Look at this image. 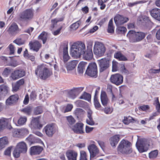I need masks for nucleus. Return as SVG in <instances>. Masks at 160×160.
Masks as SVG:
<instances>
[{
  "instance_id": "obj_38",
  "label": "nucleus",
  "mask_w": 160,
  "mask_h": 160,
  "mask_svg": "<svg viewBox=\"0 0 160 160\" xmlns=\"http://www.w3.org/2000/svg\"><path fill=\"white\" fill-rule=\"evenodd\" d=\"M108 33H113L114 32V27L113 25L112 19H111L109 21L108 24Z\"/></svg>"
},
{
  "instance_id": "obj_50",
  "label": "nucleus",
  "mask_w": 160,
  "mask_h": 160,
  "mask_svg": "<svg viewBox=\"0 0 160 160\" xmlns=\"http://www.w3.org/2000/svg\"><path fill=\"white\" fill-rule=\"evenodd\" d=\"M22 111L25 114L29 115L31 112L32 108L30 106H28L22 109Z\"/></svg>"
},
{
  "instance_id": "obj_46",
  "label": "nucleus",
  "mask_w": 160,
  "mask_h": 160,
  "mask_svg": "<svg viewBox=\"0 0 160 160\" xmlns=\"http://www.w3.org/2000/svg\"><path fill=\"white\" fill-rule=\"evenodd\" d=\"M133 120L132 118L131 117H125L124 119L123 120V122L125 124L128 125L129 123L132 122Z\"/></svg>"
},
{
  "instance_id": "obj_54",
  "label": "nucleus",
  "mask_w": 160,
  "mask_h": 160,
  "mask_svg": "<svg viewBox=\"0 0 160 160\" xmlns=\"http://www.w3.org/2000/svg\"><path fill=\"white\" fill-rule=\"evenodd\" d=\"M8 48L9 49L10 54L11 55L14 54L16 50L15 48L12 44H10L9 45Z\"/></svg>"
},
{
  "instance_id": "obj_16",
  "label": "nucleus",
  "mask_w": 160,
  "mask_h": 160,
  "mask_svg": "<svg viewBox=\"0 0 160 160\" xmlns=\"http://www.w3.org/2000/svg\"><path fill=\"white\" fill-rule=\"evenodd\" d=\"M83 88L81 87L74 88L69 92V94L72 99L75 98L83 90Z\"/></svg>"
},
{
  "instance_id": "obj_20",
  "label": "nucleus",
  "mask_w": 160,
  "mask_h": 160,
  "mask_svg": "<svg viewBox=\"0 0 160 160\" xmlns=\"http://www.w3.org/2000/svg\"><path fill=\"white\" fill-rule=\"evenodd\" d=\"M66 156L68 160H77L78 153L73 150H68L66 153Z\"/></svg>"
},
{
  "instance_id": "obj_39",
  "label": "nucleus",
  "mask_w": 160,
  "mask_h": 160,
  "mask_svg": "<svg viewBox=\"0 0 160 160\" xmlns=\"http://www.w3.org/2000/svg\"><path fill=\"white\" fill-rule=\"evenodd\" d=\"M63 20V18H55L53 19H52L51 21V27L52 29H53L57 25L58 22H61Z\"/></svg>"
},
{
  "instance_id": "obj_57",
  "label": "nucleus",
  "mask_w": 160,
  "mask_h": 160,
  "mask_svg": "<svg viewBox=\"0 0 160 160\" xmlns=\"http://www.w3.org/2000/svg\"><path fill=\"white\" fill-rule=\"evenodd\" d=\"M118 63L116 62L113 61L112 62V71H116L118 70Z\"/></svg>"
},
{
  "instance_id": "obj_14",
  "label": "nucleus",
  "mask_w": 160,
  "mask_h": 160,
  "mask_svg": "<svg viewBox=\"0 0 160 160\" xmlns=\"http://www.w3.org/2000/svg\"><path fill=\"white\" fill-rule=\"evenodd\" d=\"M100 68V72H102L109 67V62L105 58H102L98 61Z\"/></svg>"
},
{
  "instance_id": "obj_30",
  "label": "nucleus",
  "mask_w": 160,
  "mask_h": 160,
  "mask_svg": "<svg viewBox=\"0 0 160 160\" xmlns=\"http://www.w3.org/2000/svg\"><path fill=\"white\" fill-rule=\"evenodd\" d=\"M73 105L70 103H68L66 106L62 105L60 107V109L62 112L65 113L66 112H70L73 108Z\"/></svg>"
},
{
  "instance_id": "obj_37",
  "label": "nucleus",
  "mask_w": 160,
  "mask_h": 160,
  "mask_svg": "<svg viewBox=\"0 0 160 160\" xmlns=\"http://www.w3.org/2000/svg\"><path fill=\"white\" fill-rule=\"evenodd\" d=\"M47 38V33L45 32H42L38 37V38L42 40L44 44L46 42Z\"/></svg>"
},
{
  "instance_id": "obj_21",
  "label": "nucleus",
  "mask_w": 160,
  "mask_h": 160,
  "mask_svg": "<svg viewBox=\"0 0 160 160\" xmlns=\"http://www.w3.org/2000/svg\"><path fill=\"white\" fill-rule=\"evenodd\" d=\"M29 45L31 49L36 52H38L41 47V44L37 40L30 42Z\"/></svg>"
},
{
  "instance_id": "obj_23",
  "label": "nucleus",
  "mask_w": 160,
  "mask_h": 160,
  "mask_svg": "<svg viewBox=\"0 0 160 160\" xmlns=\"http://www.w3.org/2000/svg\"><path fill=\"white\" fill-rule=\"evenodd\" d=\"M18 99V96L17 94L11 95L6 101V104L7 105H10L16 102Z\"/></svg>"
},
{
  "instance_id": "obj_60",
  "label": "nucleus",
  "mask_w": 160,
  "mask_h": 160,
  "mask_svg": "<svg viewBox=\"0 0 160 160\" xmlns=\"http://www.w3.org/2000/svg\"><path fill=\"white\" fill-rule=\"evenodd\" d=\"M118 30L120 32L122 33H124L127 31L126 28L124 27L118 26Z\"/></svg>"
},
{
  "instance_id": "obj_31",
  "label": "nucleus",
  "mask_w": 160,
  "mask_h": 160,
  "mask_svg": "<svg viewBox=\"0 0 160 160\" xmlns=\"http://www.w3.org/2000/svg\"><path fill=\"white\" fill-rule=\"evenodd\" d=\"M87 63L85 62H81L78 65V72L80 74H82L83 73L84 70H85V67L87 65Z\"/></svg>"
},
{
  "instance_id": "obj_59",
  "label": "nucleus",
  "mask_w": 160,
  "mask_h": 160,
  "mask_svg": "<svg viewBox=\"0 0 160 160\" xmlns=\"http://www.w3.org/2000/svg\"><path fill=\"white\" fill-rule=\"evenodd\" d=\"M149 108V106L148 105H143L141 106L139 108V109L140 111H146Z\"/></svg>"
},
{
  "instance_id": "obj_19",
  "label": "nucleus",
  "mask_w": 160,
  "mask_h": 160,
  "mask_svg": "<svg viewBox=\"0 0 160 160\" xmlns=\"http://www.w3.org/2000/svg\"><path fill=\"white\" fill-rule=\"evenodd\" d=\"M83 124L81 123H77L73 127L72 129L76 133L82 134L84 133Z\"/></svg>"
},
{
  "instance_id": "obj_45",
  "label": "nucleus",
  "mask_w": 160,
  "mask_h": 160,
  "mask_svg": "<svg viewBox=\"0 0 160 160\" xmlns=\"http://www.w3.org/2000/svg\"><path fill=\"white\" fill-rule=\"evenodd\" d=\"M158 154L157 150H155L151 152L149 154V158L151 159H153L156 158Z\"/></svg>"
},
{
  "instance_id": "obj_55",
  "label": "nucleus",
  "mask_w": 160,
  "mask_h": 160,
  "mask_svg": "<svg viewBox=\"0 0 160 160\" xmlns=\"http://www.w3.org/2000/svg\"><path fill=\"white\" fill-rule=\"evenodd\" d=\"M67 119L68 122V124L71 125L75 122V120L72 116H68L67 117Z\"/></svg>"
},
{
  "instance_id": "obj_52",
  "label": "nucleus",
  "mask_w": 160,
  "mask_h": 160,
  "mask_svg": "<svg viewBox=\"0 0 160 160\" xmlns=\"http://www.w3.org/2000/svg\"><path fill=\"white\" fill-rule=\"evenodd\" d=\"M154 104L156 106V109L159 112H160V104L159 102L158 98H155Z\"/></svg>"
},
{
  "instance_id": "obj_32",
  "label": "nucleus",
  "mask_w": 160,
  "mask_h": 160,
  "mask_svg": "<svg viewBox=\"0 0 160 160\" xmlns=\"http://www.w3.org/2000/svg\"><path fill=\"white\" fill-rule=\"evenodd\" d=\"M8 123V119L2 118L0 119V131L6 128Z\"/></svg>"
},
{
  "instance_id": "obj_12",
  "label": "nucleus",
  "mask_w": 160,
  "mask_h": 160,
  "mask_svg": "<svg viewBox=\"0 0 160 160\" xmlns=\"http://www.w3.org/2000/svg\"><path fill=\"white\" fill-rule=\"evenodd\" d=\"M25 71L22 69H16L11 74V77L13 80H16L24 76Z\"/></svg>"
},
{
  "instance_id": "obj_62",
  "label": "nucleus",
  "mask_w": 160,
  "mask_h": 160,
  "mask_svg": "<svg viewBox=\"0 0 160 160\" xmlns=\"http://www.w3.org/2000/svg\"><path fill=\"white\" fill-rule=\"evenodd\" d=\"M36 96L37 95L35 92L33 91L31 92L30 95V99L32 100H34L36 98Z\"/></svg>"
},
{
  "instance_id": "obj_6",
  "label": "nucleus",
  "mask_w": 160,
  "mask_h": 160,
  "mask_svg": "<svg viewBox=\"0 0 160 160\" xmlns=\"http://www.w3.org/2000/svg\"><path fill=\"white\" fill-rule=\"evenodd\" d=\"M149 146L148 142L145 138L138 139L136 143V146L140 153L148 151Z\"/></svg>"
},
{
  "instance_id": "obj_40",
  "label": "nucleus",
  "mask_w": 160,
  "mask_h": 160,
  "mask_svg": "<svg viewBox=\"0 0 160 160\" xmlns=\"http://www.w3.org/2000/svg\"><path fill=\"white\" fill-rule=\"evenodd\" d=\"M91 98V96L90 94L86 92H84L80 98L81 99H84L88 101L90 100Z\"/></svg>"
},
{
  "instance_id": "obj_11",
  "label": "nucleus",
  "mask_w": 160,
  "mask_h": 160,
  "mask_svg": "<svg viewBox=\"0 0 160 160\" xmlns=\"http://www.w3.org/2000/svg\"><path fill=\"white\" fill-rule=\"evenodd\" d=\"M55 125L53 124L47 125L43 129L47 136L52 137L56 131Z\"/></svg>"
},
{
  "instance_id": "obj_58",
  "label": "nucleus",
  "mask_w": 160,
  "mask_h": 160,
  "mask_svg": "<svg viewBox=\"0 0 160 160\" xmlns=\"http://www.w3.org/2000/svg\"><path fill=\"white\" fill-rule=\"evenodd\" d=\"M113 111L112 108H110V107L105 108L104 109V112L106 114H110L112 113Z\"/></svg>"
},
{
  "instance_id": "obj_33",
  "label": "nucleus",
  "mask_w": 160,
  "mask_h": 160,
  "mask_svg": "<svg viewBox=\"0 0 160 160\" xmlns=\"http://www.w3.org/2000/svg\"><path fill=\"white\" fill-rule=\"evenodd\" d=\"M8 90V88L6 86H0V98L5 96Z\"/></svg>"
},
{
  "instance_id": "obj_49",
  "label": "nucleus",
  "mask_w": 160,
  "mask_h": 160,
  "mask_svg": "<svg viewBox=\"0 0 160 160\" xmlns=\"http://www.w3.org/2000/svg\"><path fill=\"white\" fill-rule=\"evenodd\" d=\"M24 42L25 41L20 38H18L13 41V42L18 45H21L24 44Z\"/></svg>"
},
{
  "instance_id": "obj_3",
  "label": "nucleus",
  "mask_w": 160,
  "mask_h": 160,
  "mask_svg": "<svg viewBox=\"0 0 160 160\" xmlns=\"http://www.w3.org/2000/svg\"><path fill=\"white\" fill-rule=\"evenodd\" d=\"M34 10L32 8L26 9L21 12L18 16V19L20 21L29 22L33 18Z\"/></svg>"
},
{
  "instance_id": "obj_63",
  "label": "nucleus",
  "mask_w": 160,
  "mask_h": 160,
  "mask_svg": "<svg viewBox=\"0 0 160 160\" xmlns=\"http://www.w3.org/2000/svg\"><path fill=\"white\" fill-rule=\"evenodd\" d=\"M121 70L122 73L128 74V71L125 68L124 65H122L121 68Z\"/></svg>"
},
{
  "instance_id": "obj_4",
  "label": "nucleus",
  "mask_w": 160,
  "mask_h": 160,
  "mask_svg": "<svg viewBox=\"0 0 160 160\" xmlns=\"http://www.w3.org/2000/svg\"><path fill=\"white\" fill-rule=\"evenodd\" d=\"M131 143L128 141L122 140L119 143L118 147V153L123 154H128L132 152L131 147Z\"/></svg>"
},
{
  "instance_id": "obj_42",
  "label": "nucleus",
  "mask_w": 160,
  "mask_h": 160,
  "mask_svg": "<svg viewBox=\"0 0 160 160\" xmlns=\"http://www.w3.org/2000/svg\"><path fill=\"white\" fill-rule=\"evenodd\" d=\"M81 23V21L79 20L71 25L70 27L73 30H76L79 27Z\"/></svg>"
},
{
  "instance_id": "obj_51",
  "label": "nucleus",
  "mask_w": 160,
  "mask_h": 160,
  "mask_svg": "<svg viewBox=\"0 0 160 160\" xmlns=\"http://www.w3.org/2000/svg\"><path fill=\"white\" fill-rule=\"evenodd\" d=\"M42 112V108L41 107H37L34 110V114L36 115L41 114Z\"/></svg>"
},
{
  "instance_id": "obj_64",
  "label": "nucleus",
  "mask_w": 160,
  "mask_h": 160,
  "mask_svg": "<svg viewBox=\"0 0 160 160\" xmlns=\"http://www.w3.org/2000/svg\"><path fill=\"white\" fill-rule=\"evenodd\" d=\"M34 30V28L32 27H29L28 28L26 29L24 31V32L27 33L30 35H31V32H32Z\"/></svg>"
},
{
  "instance_id": "obj_9",
  "label": "nucleus",
  "mask_w": 160,
  "mask_h": 160,
  "mask_svg": "<svg viewBox=\"0 0 160 160\" xmlns=\"http://www.w3.org/2000/svg\"><path fill=\"white\" fill-rule=\"evenodd\" d=\"M110 80L112 83L117 85H119L122 83L123 77L119 74H112L111 76Z\"/></svg>"
},
{
  "instance_id": "obj_7",
  "label": "nucleus",
  "mask_w": 160,
  "mask_h": 160,
  "mask_svg": "<svg viewBox=\"0 0 160 160\" xmlns=\"http://www.w3.org/2000/svg\"><path fill=\"white\" fill-rule=\"evenodd\" d=\"M105 51V48L104 45L99 42H95L93 48V52L94 54L98 57L102 56Z\"/></svg>"
},
{
  "instance_id": "obj_41",
  "label": "nucleus",
  "mask_w": 160,
  "mask_h": 160,
  "mask_svg": "<svg viewBox=\"0 0 160 160\" xmlns=\"http://www.w3.org/2000/svg\"><path fill=\"white\" fill-rule=\"evenodd\" d=\"M94 103L95 108L97 110H99L101 107V105L99 102L97 97L95 96H94Z\"/></svg>"
},
{
  "instance_id": "obj_34",
  "label": "nucleus",
  "mask_w": 160,
  "mask_h": 160,
  "mask_svg": "<svg viewBox=\"0 0 160 160\" xmlns=\"http://www.w3.org/2000/svg\"><path fill=\"white\" fill-rule=\"evenodd\" d=\"M114 57L120 61H126L127 60L126 57L120 52H116L114 54Z\"/></svg>"
},
{
  "instance_id": "obj_26",
  "label": "nucleus",
  "mask_w": 160,
  "mask_h": 160,
  "mask_svg": "<svg viewBox=\"0 0 160 160\" xmlns=\"http://www.w3.org/2000/svg\"><path fill=\"white\" fill-rule=\"evenodd\" d=\"M150 13L153 18L160 21V9L154 8L150 11Z\"/></svg>"
},
{
  "instance_id": "obj_43",
  "label": "nucleus",
  "mask_w": 160,
  "mask_h": 160,
  "mask_svg": "<svg viewBox=\"0 0 160 160\" xmlns=\"http://www.w3.org/2000/svg\"><path fill=\"white\" fill-rule=\"evenodd\" d=\"M27 121V118L25 117H21L18 119V122L17 126H21L25 124Z\"/></svg>"
},
{
  "instance_id": "obj_18",
  "label": "nucleus",
  "mask_w": 160,
  "mask_h": 160,
  "mask_svg": "<svg viewBox=\"0 0 160 160\" xmlns=\"http://www.w3.org/2000/svg\"><path fill=\"white\" fill-rule=\"evenodd\" d=\"M68 50V46H66L63 48L62 50H60V51L59 55H62L63 60L64 62H67L70 59Z\"/></svg>"
},
{
  "instance_id": "obj_56",
  "label": "nucleus",
  "mask_w": 160,
  "mask_h": 160,
  "mask_svg": "<svg viewBox=\"0 0 160 160\" xmlns=\"http://www.w3.org/2000/svg\"><path fill=\"white\" fill-rule=\"evenodd\" d=\"M86 122L88 124L90 125H93L94 124V122L92 117H88V118L86 120Z\"/></svg>"
},
{
  "instance_id": "obj_2",
  "label": "nucleus",
  "mask_w": 160,
  "mask_h": 160,
  "mask_svg": "<svg viewBox=\"0 0 160 160\" xmlns=\"http://www.w3.org/2000/svg\"><path fill=\"white\" fill-rule=\"evenodd\" d=\"M38 73L40 78L44 80L49 77L52 74L49 66L44 63L38 66L35 73L37 75Z\"/></svg>"
},
{
  "instance_id": "obj_61",
  "label": "nucleus",
  "mask_w": 160,
  "mask_h": 160,
  "mask_svg": "<svg viewBox=\"0 0 160 160\" xmlns=\"http://www.w3.org/2000/svg\"><path fill=\"white\" fill-rule=\"evenodd\" d=\"M12 87L13 91L16 92L19 89L20 86L17 83H15L12 85Z\"/></svg>"
},
{
  "instance_id": "obj_10",
  "label": "nucleus",
  "mask_w": 160,
  "mask_h": 160,
  "mask_svg": "<svg viewBox=\"0 0 160 160\" xmlns=\"http://www.w3.org/2000/svg\"><path fill=\"white\" fill-rule=\"evenodd\" d=\"M12 135L14 137L21 138L28 133V130L25 128L14 129L12 131Z\"/></svg>"
},
{
  "instance_id": "obj_13",
  "label": "nucleus",
  "mask_w": 160,
  "mask_h": 160,
  "mask_svg": "<svg viewBox=\"0 0 160 160\" xmlns=\"http://www.w3.org/2000/svg\"><path fill=\"white\" fill-rule=\"evenodd\" d=\"M115 22L117 26L121 25L126 22L129 20L128 18L120 15L119 14L116 15L114 18Z\"/></svg>"
},
{
  "instance_id": "obj_17",
  "label": "nucleus",
  "mask_w": 160,
  "mask_h": 160,
  "mask_svg": "<svg viewBox=\"0 0 160 160\" xmlns=\"http://www.w3.org/2000/svg\"><path fill=\"white\" fill-rule=\"evenodd\" d=\"M127 37L131 43H135L138 42L137 40L136 32L134 31H129L127 34Z\"/></svg>"
},
{
  "instance_id": "obj_27",
  "label": "nucleus",
  "mask_w": 160,
  "mask_h": 160,
  "mask_svg": "<svg viewBox=\"0 0 160 160\" xmlns=\"http://www.w3.org/2000/svg\"><path fill=\"white\" fill-rule=\"evenodd\" d=\"M31 124L35 129H40L42 127V125L39 122V117L33 118L31 121Z\"/></svg>"
},
{
  "instance_id": "obj_47",
  "label": "nucleus",
  "mask_w": 160,
  "mask_h": 160,
  "mask_svg": "<svg viewBox=\"0 0 160 160\" xmlns=\"http://www.w3.org/2000/svg\"><path fill=\"white\" fill-rule=\"evenodd\" d=\"M84 111L81 108H77L74 111V113L78 117L83 114Z\"/></svg>"
},
{
  "instance_id": "obj_24",
  "label": "nucleus",
  "mask_w": 160,
  "mask_h": 160,
  "mask_svg": "<svg viewBox=\"0 0 160 160\" xmlns=\"http://www.w3.org/2000/svg\"><path fill=\"white\" fill-rule=\"evenodd\" d=\"M43 149V148L40 146H34L30 148V153L31 155L39 154Z\"/></svg>"
},
{
  "instance_id": "obj_29",
  "label": "nucleus",
  "mask_w": 160,
  "mask_h": 160,
  "mask_svg": "<svg viewBox=\"0 0 160 160\" xmlns=\"http://www.w3.org/2000/svg\"><path fill=\"white\" fill-rule=\"evenodd\" d=\"M101 100L102 105L104 106H106L108 102V99L106 92L104 91H102L101 94Z\"/></svg>"
},
{
  "instance_id": "obj_15",
  "label": "nucleus",
  "mask_w": 160,
  "mask_h": 160,
  "mask_svg": "<svg viewBox=\"0 0 160 160\" xmlns=\"http://www.w3.org/2000/svg\"><path fill=\"white\" fill-rule=\"evenodd\" d=\"M88 149L90 153V157L92 158L96 156L99 152L98 149L94 144H91L89 145L88 147Z\"/></svg>"
},
{
  "instance_id": "obj_48",
  "label": "nucleus",
  "mask_w": 160,
  "mask_h": 160,
  "mask_svg": "<svg viewBox=\"0 0 160 160\" xmlns=\"http://www.w3.org/2000/svg\"><path fill=\"white\" fill-rule=\"evenodd\" d=\"M75 103L78 107H83L86 105V102L81 100H78L75 102Z\"/></svg>"
},
{
  "instance_id": "obj_22",
  "label": "nucleus",
  "mask_w": 160,
  "mask_h": 160,
  "mask_svg": "<svg viewBox=\"0 0 160 160\" xmlns=\"http://www.w3.org/2000/svg\"><path fill=\"white\" fill-rule=\"evenodd\" d=\"M8 31L9 33L12 35L18 33L19 32L18 25L15 23H12L9 27Z\"/></svg>"
},
{
  "instance_id": "obj_28",
  "label": "nucleus",
  "mask_w": 160,
  "mask_h": 160,
  "mask_svg": "<svg viewBox=\"0 0 160 160\" xmlns=\"http://www.w3.org/2000/svg\"><path fill=\"white\" fill-rule=\"evenodd\" d=\"M78 62L77 60H73L69 62L67 64L66 68L68 73L69 71L72 70L76 67Z\"/></svg>"
},
{
  "instance_id": "obj_5",
  "label": "nucleus",
  "mask_w": 160,
  "mask_h": 160,
  "mask_svg": "<svg viewBox=\"0 0 160 160\" xmlns=\"http://www.w3.org/2000/svg\"><path fill=\"white\" fill-rule=\"evenodd\" d=\"M27 148L26 143L23 142L18 143L13 152V155L16 158L19 157L20 153L26 152Z\"/></svg>"
},
{
  "instance_id": "obj_8",
  "label": "nucleus",
  "mask_w": 160,
  "mask_h": 160,
  "mask_svg": "<svg viewBox=\"0 0 160 160\" xmlns=\"http://www.w3.org/2000/svg\"><path fill=\"white\" fill-rule=\"evenodd\" d=\"M97 68L96 63L93 62L90 63L86 72V73L91 77L96 78L97 75Z\"/></svg>"
},
{
  "instance_id": "obj_44",
  "label": "nucleus",
  "mask_w": 160,
  "mask_h": 160,
  "mask_svg": "<svg viewBox=\"0 0 160 160\" xmlns=\"http://www.w3.org/2000/svg\"><path fill=\"white\" fill-rule=\"evenodd\" d=\"M108 0H98V5L100 6V8L101 10H103L106 7V5L104 4Z\"/></svg>"
},
{
  "instance_id": "obj_25",
  "label": "nucleus",
  "mask_w": 160,
  "mask_h": 160,
  "mask_svg": "<svg viewBox=\"0 0 160 160\" xmlns=\"http://www.w3.org/2000/svg\"><path fill=\"white\" fill-rule=\"evenodd\" d=\"M120 136L119 135H114L111 137L109 141L110 144L112 147H116L120 139Z\"/></svg>"
},
{
  "instance_id": "obj_35",
  "label": "nucleus",
  "mask_w": 160,
  "mask_h": 160,
  "mask_svg": "<svg viewBox=\"0 0 160 160\" xmlns=\"http://www.w3.org/2000/svg\"><path fill=\"white\" fill-rule=\"evenodd\" d=\"M8 141L6 137H3L0 138V150L4 148L7 144Z\"/></svg>"
},
{
  "instance_id": "obj_36",
  "label": "nucleus",
  "mask_w": 160,
  "mask_h": 160,
  "mask_svg": "<svg viewBox=\"0 0 160 160\" xmlns=\"http://www.w3.org/2000/svg\"><path fill=\"white\" fill-rule=\"evenodd\" d=\"M137 40L138 42L142 41L145 37V34L142 32H136Z\"/></svg>"
},
{
  "instance_id": "obj_1",
  "label": "nucleus",
  "mask_w": 160,
  "mask_h": 160,
  "mask_svg": "<svg viewBox=\"0 0 160 160\" xmlns=\"http://www.w3.org/2000/svg\"><path fill=\"white\" fill-rule=\"evenodd\" d=\"M92 45V42H88L86 50L85 45L84 43L82 42L74 43L71 48L70 54L74 58H80L81 55H82L84 59L90 60L93 56Z\"/></svg>"
},
{
  "instance_id": "obj_53",
  "label": "nucleus",
  "mask_w": 160,
  "mask_h": 160,
  "mask_svg": "<svg viewBox=\"0 0 160 160\" xmlns=\"http://www.w3.org/2000/svg\"><path fill=\"white\" fill-rule=\"evenodd\" d=\"M80 158L79 160H87L86 154L84 151H81L80 152Z\"/></svg>"
}]
</instances>
